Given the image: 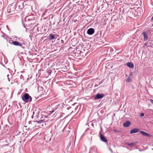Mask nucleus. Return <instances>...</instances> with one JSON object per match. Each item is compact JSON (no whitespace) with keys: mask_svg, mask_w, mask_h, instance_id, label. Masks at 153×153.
I'll use <instances>...</instances> for the list:
<instances>
[{"mask_svg":"<svg viewBox=\"0 0 153 153\" xmlns=\"http://www.w3.org/2000/svg\"><path fill=\"white\" fill-rule=\"evenodd\" d=\"M22 99L25 102H30L32 100L31 97L28 94L25 93L23 94Z\"/></svg>","mask_w":153,"mask_h":153,"instance_id":"obj_1","label":"nucleus"},{"mask_svg":"<svg viewBox=\"0 0 153 153\" xmlns=\"http://www.w3.org/2000/svg\"><path fill=\"white\" fill-rule=\"evenodd\" d=\"M63 107V105L62 104H59L56 106L54 108H53L52 111H50V113L51 114L53 113L54 111H61Z\"/></svg>","mask_w":153,"mask_h":153,"instance_id":"obj_2","label":"nucleus"},{"mask_svg":"<svg viewBox=\"0 0 153 153\" xmlns=\"http://www.w3.org/2000/svg\"><path fill=\"white\" fill-rule=\"evenodd\" d=\"M16 10L15 5L13 4L9 5L7 7V12L8 13H13Z\"/></svg>","mask_w":153,"mask_h":153,"instance_id":"obj_3","label":"nucleus"},{"mask_svg":"<svg viewBox=\"0 0 153 153\" xmlns=\"http://www.w3.org/2000/svg\"><path fill=\"white\" fill-rule=\"evenodd\" d=\"M23 2L20 1L15 5L16 10L17 11H21L23 7Z\"/></svg>","mask_w":153,"mask_h":153,"instance_id":"obj_4","label":"nucleus"},{"mask_svg":"<svg viewBox=\"0 0 153 153\" xmlns=\"http://www.w3.org/2000/svg\"><path fill=\"white\" fill-rule=\"evenodd\" d=\"M30 17V16H29L26 17L25 19V21L26 22H25V23L23 24L24 26L25 27H26L25 26V24H26V25H28L29 26V25H31L32 24V23L30 22V21H33L34 20V19H35L34 17L33 16L32 18L31 19H30V18H29V17Z\"/></svg>","mask_w":153,"mask_h":153,"instance_id":"obj_5","label":"nucleus"},{"mask_svg":"<svg viewBox=\"0 0 153 153\" xmlns=\"http://www.w3.org/2000/svg\"><path fill=\"white\" fill-rule=\"evenodd\" d=\"M9 43L10 44H13L15 46H19L21 47L22 48H24L22 46V44L21 43L18 41H14L13 40H10L9 41Z\"/></svg>","mask_w":153,"mask_h":153,"instance_id":"obj_6","label":"nucleus"},{"mask_svg":"<svg viewBox=\"0 0 153 153\" xmlns=\"http://www.w3.org/2000/svg\"><path fill=\"white\" fill-rule=\"evenodd\" d=\"M48 39L49 40H51L53 39H59V36L58 35H57L55 34L52 33H50L48 36Z\"/></svg>","mask_w":153,"mask_h":153,"instance_id":"obj_7","label":"nucleus"},{"mask_svg":"<svg viewBox=\"0 0 153 153\" xmlns=\"http://www.w3.org/2000/svg\"><path fill=\"white\" fill-rule=\"evenodd\" d=\"M104 96V94H103L97 93L94 99L95 100H98L102 98Z\"/></svg>","mask_w":153,"mask_h":153,"instance_id":"obj_8","label":"nucleus"},{"mask_svg":"<svg viewBox=\"0 0 153 153\" xmlns=\"http://www.w3.org/2000/svg\"><path fill=\"white\" fill-rule=\"evenodd\" d=\"M100 136L101 140L105 143L108 142L107 139L101 133L100 131Z\"/></svg>","mask_w":153,"mask_h":153,"instance_id":"obj_9","label":"nucleus"},{"mask_svg":"<svg viewBox=\"0 0 153 153\" xmlns=\"http://www.w3.org/2000/svg\"><path fill=\"white\" fill-rule=\"evenodd\" d=\"M74 53L77 54V56H79V55L83 56V55L82 54V52L79 50V48H76V49L74 51Z\"/></svg>","mask_w":153,"mask_h":153,"instance_id":"obj_10","label":"nucleus"},{"mask_svg":"<svg viewBox=\"0 0 153 153\" xmlns=\"http://www.w3.org/2000/svg\"><path fill=\"white\" fill-rule=\"evenodd\" d=\"M94 29L93 28H91L88 29L87 31V33L88 35H91L94 33Z\"/></svg>","mask_w":153,"mask_h":153,"instance_id":"obj_11","label":"nucleus"},{"mask_svg":"<svg viewBox=\"0 0 153 153\" xmlns=\"http://www.w3.org/2000/svg\"><path fill=\"white\" fill-rule=\"evenodd\" d=\"M143 36V39L144 41H147L148 39V34L146 32H143L142 33Z\"/></svg>","mask_w":153,"mask_h":153,"instance_id":"obj_12","label":"nucleus"},{"mask_svg":"<svg viewBox=\"0 0 153 153\" xmlns=\"http://www.w3.org/2000/svg\"><path fill=\"white\" fill-rule=\"evenodd\" d=\"M140 131L139 129L137 128H134L131 130L130 131V133L132 134L134 133H136Z\"/></svg>","mask_w":153,"mask_h":153,"instance_id":"obj_13","label":"nucleus"},{"mask_svg":"<svg viewBox=\"0 0 153 153\" xmlns=\"http://www.w3.org/2000/svg\"><path fill=\"white\" fill-rule=\"evenodd\" d=\"M130 122L129 121H127L123 123V126L124 127H126L129 126L131 124Z\"/></svg>","mask_w":153,"mask_h":153,"instance_id":"obj_14","label":"nucleus"},{"mask_svg":"<svg viewBox=\"0 0 153 153\" xmlns=\"http://www.w3.org/2000/svg\"><path fill=\"white\" fill-rule=\"evenodd\" d=\"M140 132L144 136H147L149 137L150 136L149 134L143 131H140Z\"/></svg>","mask_w":153,"mask_h":153,"instance_id":"obj_15","label":"nucleus"},{"mask_svg":"<svg viewBox=\"0 0 153 153\" xmlns=\"http://www.w3.org/2000/svg\"><path fill=\"white\" fill-rule=\"evenodd\" d=\"M127 66L130 68H133L134 67V65L131 62H128L127 63Z\"/></svg>","mask_w":153,"mask_h":153,"instance_id":"obj_16","label":"nucleus"},{"mask_svg":"<svg viewBox=\"0 0 153 153\" xmlns=\"http://www.w3.org/2000/svg\"><path fill=\"white\" fill-rule=\"evenodd\" d=\"M137 143V142H134V143H126V145H128L130 146H133L136 145V144Z\"/></svg>","mask_w":153,"mask_h":153,"instance_id":"obj_17","label":"nucleus"},{"mask_svg":"<svg viewBox=\"0 0 153 153\" xmlns=\"http://www.w3.org/2000/svg\"><path fill=\"white\" fill-rule=\"evenodd\" d=\"M91 151L92 152L94 151L97 153V148L95 147H91Z\"/></svg>","mask_w":153,"mask_h":153,"instance_id":"obj_18","label":"nucleus"},{"mask_svg":"<svg viewBox=\"0 0 153 153\" xmlns=\"http://www.w3.org/2000/svg\"><path fill=\"white\" fill-rule=\"evenodd\" d=\"M9 129V127L8 126H7V125H6V126L4 127V132H6L8 130V129Z\"/></svg>","mask_w":153,"mask_h":153,"instance_id":"obj_19","label":"nucleus"},{"mask_svg":"<svg viewBox=\"0 0 153 153\" xmlns=\"http://www.w3.org/2000/svg\"><path fill=\"white\" fill-rule=\"evenodd\" d=\"M130 75H129V77L126 79V82H128L131 81V78L130 77Z\"/></svg>","mask_w":153,"mask_h":153,"instance_id":"obj_20","label":"nucleus"},{"mask_svg":"<svg viewBox=\"0 0 153 153\" xmlns=\"http://www.w3.org/2000/svg\"><path fill=\"white\" fill-rule=\"evenodd\" d=\"M44 121L43 120H40L39 121H36L34 122H36L37 123H44Z\"/></svg>","mask_w":153,"mask_h":153,"instance_id":"obj_21","label":"nucleus"},{"mask_svg":"<svg viewBox=\"0 0 153 153\" xmlns=\"http://www.w3.org/2000/svg\"><path fill=\"white\" fill-rule=\"evenodd\" d=\"M2 37H3L4 39H6L7 38V36L6 34H5L4 33L3 35H2L1 36Z\"/></svg>","mask_w":153,"mask_h":153,"instance_id":"obj_22","label":"nucleus"},{"mask_svg":"<svg viewBox=\"0 0 153 153\" xmlns=\"http://www.w3.org/2000/svg\"><path fill=\"white\" fill-rule=\"evenodd\" d=\"M52 71L51 69L48 70L47 72L48 73L49 75H50L52 73Z\"/></svg>","mask_w":153,"mask_h":153,"instance_id":"obj_23","label":"nucleus"},{"mask_svg":"<svg viewBox=\"0 0 153 153\" xmlns=\"http://www.w3.org/2000/svg\"><path fill=\"white\" fill-rule=\"evenodd\" d=\"M3 4L2 2H0V10L2 8Z\"/></svg>","mask_w":153,"mask_h":153,"instance_id":"obj_24","label":"nucleus"},{"mask_svg":"<svg viewBox=\"0 0 153 153\" xmlns=\"http://www.w3.org/2000/svg\"><path fill=\"white\" fill-rule=\"evenodd\" d=\"M140 116L141 117H143L144 116V114L143 113H141Z\"/></svg>","mask_w":153,"mask_h":153,"instance_id":"obj_25","label":"nucleus"},{"mask_svg":"<svg viewBox=\"0 0 153 153\" xmlns=\"http://www.w3.org/2000/svg\"><path fill=\"white\" fill-rule=\"evenodd\" d=\"M150 101L152 104H153V100L152 99H150Z\"/></svg>","mask_w":153,"mask_h":153,"instance_id":"obj_26","label":"nucleus"},{"mask_svg":"<svg viewBox=\"0 0 153 153\" xmlns=\"http://www.w3.org/2000/svg\"><path fill=\"white\" fill-rule=\"evenodd\" d=\"M78 106H76V108H75V112L76 111V110H77L78 109Z\"/></svg>","mask_w":153,"mask_h":153,"instance_id":"obj_27","label":"nucleus"},{"mask_svg":"<svg viewBox=\"0 0 153 153\" xmlns=\"http://www.w3.org/2000/svg\"><path fill=\"white\" fill-rule=\"evenodd\" d=\"M71 108V107H68L67 109H68V110H69Z\"/></svg>","mask_w":153,"mask_h":153,"instance_id":"obj_28","label":"nucleus"},{"mask_svg":"<svg viewBox=\"0 0 153 153\" xmlns=\"http://www.w3.org/2000/svg\"><path fill=\"white\" fill-rule=\"evenodd\" d=\"M61 43H63L64 42V41L62 40H61Z\"/></svg>","mask_w":153,"mask_h":153,"instance_id":"obj_29","label":"nucleus"},{"mask_svg":"<svg viewBox=\"0 0 153 153\" xmlns=\"http://www.w3.org/2000/svg\"><path fill=\"white\" fill-rule=\"evenodd\" d=\"M91 126H93V127H94V125L93 123H91Z\"/></svg>","mask_w":153,"mask_h":153,"instance_id":"obj_30","label":"nucleus"},{"mask_svg":"<svg viewBox=\"0 0 153 153\" xmlns=\"http://www.w3.org/2000/svg\"><path fill=\"white\" fill-rule=\"evenodd\" d=\"M102 83V82H99V83H98V85H97V86H98V85H100L101 83Z\"/></svg>","mask_w":153,"mask_h":153,"instance_id":"obj_31","label":"nucleus"},{"mask_svg":"<svg viewBox=\"0 0 153 153\" xmlns=\"http://www.w3.org/2000/svg\"><path fill=\"white\" fill-rule=\"evenodd\" d=\"M53 5V4L52 3H51L49 5V6H52V5Z\"/></svg>","mask_w":153,"mask_h":153,"instance_id":"obj_32","label":"nucleus"},{"mask_svg":"<svg viewBox=\"0 0 153 153\" xmlns=\"http://www.w3.org/2000/svg\"><path fill=\"white\" fill-rule=\"evenodd\" d=\"M151 21H153V16H152V17L151 19Z\"/></svg>","mask_w":153,"mask_h":153,"instance_id":"obj_33","label":"nucleus"},{"mask_svg":"<svg viewBox=\"0 0 153 153\" xmlns=\"http://www.w3.org/2000/svg\"><path fill=\"white\" fill-rule=\"evenodd\" d=\"M70 132V131L69 130H68V131H67V132L68 133H69Z\"/></svg>","mask_w":153,"mask_h":153,"instance_id":"obj_34","label":"nucleus"},{"mask_svg":"<svg viewBox=\"0 0 153 153\" xmlns=\"http://www.w3.org/2000/svg\"><path fill=\"white\" fill-rule=\"evenodd\" d=\"M8 81H10V79H9V77H8Z\"/></svg>","mask_w":153,"mask_h":153,"instance_id":"obj_35","label":"nucleus"},{"mask_svg":"<svg viewBox=\"0 0 153 153\" xmlns=\"http://www.w3.org/2000/svg\"><path fill=\"white\" fill-rule=\"evenodd\" d=\"M29 36L30 37V38L31 39V37H32V36L30 35Z\"/></svg>","mask_w":153,"mask_h":153,"instance_id":"obj_36","label":"nucleus"},{"mask_svg":"<svg viewBox=\"0 0 153 153\" xmlns=\"http://www.w3.org/2000/svg\"><path fill=\"white\" fill-rule=\"evenodd\" d=\"M110 150H111V152H112V149H110Z\"/></svg>","mask_w":153,"mask_h":153,"instance_id":"obj_37","label":"nucleus"},{"mask_svg":"<svg viewBox=\"0 0 153 153\" xmlns=\"http://www.w3.org/2000/svg\"><path fill=\"white\" fill-rule=\"evenodd\" d=\"M31 123V122H30V121H29V124H30V123Z\"/></svg>","mask_w":153,"mask_h":153,"instance_id":"obj_38","label":"nucleus"},{"mask_svg":"<svg viewBox=\"0 0 153 153\" xmlns=\"http://www.w3.org/2000/svg\"><path fill=\"white\" fill-rule=\"evenodd\" d=\"M9 76V74H8V75H7V77H8H8Z\"/></svg>","mask_w":153,"mask_h":153,"instance_id":"obj_39","label":"nucleus"},{"mask_svg":"<svg viewBox=\"0 0 153 153\" xmlns=\"http://www.w3.org/2000/svg\"><path fill=\"white\" fill-rule=\"evenodd\" d=\"M73 112H74V111H72V112H71V113H73Z\"/></svg>","mask_w":153,"mask_h":153,"instance_id":"obj_40","label":"nucleus"},{"mask_svg":"<svg viewBox=\"0 0 153 153\" xmlns=\"http://www.w3.org/2000/svg\"><path fill=\"white\" fill-rule=\"evenodd\" d=\"M65 129H66V128H65L64 129V131H65Z\"/></svg>","mask_w":153,"mask_h":153,"instance_id":"obj_41","label":"nucleus"},{"mask_svg":"<svg viewBox=\"0 0 153 153\" xmlns=\"http://www.w3.org/2000/svg\"><path fill=\"white\" fill-rule=\"evenodd\" d=\"M21 76L23 77L22 76V75H21V76H20V77H21Z\"/></svg>","mask_w":153,"mask_h":153,"instance_id":"obj_42","label":"nucleus"},{"mask_svg":"<svg viewBox=\"0 0 153 153\" xmlns=\"http://www.w3.org/2000/svg\"><path fill=\"white\" fill-rule=\"evenodd\" d=\"M152 26H153V23L152 24Z\"/></svg>","mask_w":153,"mask_h":153,"instance_id":"obj_43","label":"nucleus"}]
</instances>
